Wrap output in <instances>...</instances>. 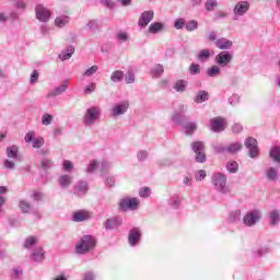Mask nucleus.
I'll use <instances>...</instances> for the list:
<instances>
[{
    "label": "nucleus",
    "mask_w": 280,
    "mask_h": 280,
    "mask_svg": "<svg viewBox=\"0 0 280 280\" xmlns=\"http://www.w3.org/2000/svg\"><path fill=\"white\" fill-rule=\"evenodd\" d=\"M173 121L174 124H177V126H183L186 135H194L198 129V125H196V122H187V116L178 113L173 115Z\"/></svg>",
    "instance_id": "obj_5"
},
{
    "label": "nucleus",
    "mask_w": 280,
    "mask_h": 280,
    "mask_svg": "<svg viewBox=\"0 0 280 280\" xmlns=\"http://www.w3.org/2000/svg\"><path fill=\"white\" fill-rule=\"evenodd\" d=\"M186 23H185V19L179 18L177 20H175L174 22V27L175 30H183V27H185Z\"/></svg>",
    "instance_id": "obj_57"
},
{
    "label": "nucleus",
    "mask_w": 280,
    "mask_h": 280,
    "mask_svg": "<svg viewBox=\"0 0 280 280\" xmlns=\"http://www.w3.org/2000/svg\"><path fill=\"white\" fill-rule=\"evenodd\" d=\"M97 167H100V163H97V161H95V160H92L89 163V165H88V167L85 170V173L86 174H93V172H95Z\"/></svg>",
    "instance_id": "obj_44"
},
{
    "label": "nucleus",
    "mask_w": 280,
    "mask_h": 280,
    "mask_svg": "<svg viewBox=\"0 0 280 280\" xmlns=\"http://www.w3.org/2000/svg\"><path fill=\"white\" fill-rule=\"evenodd\" d=\"M128 108H130V103L128 101L116 103L110 108V117H121V115L128 113Z\"/></svg>",
    "instance_id": "obj_9"
},
{
    "label": "nucleus",
    "mask_w": 280,
    "mask_h": 280,
    "mask_svg": "<svg viewBox=\"0 0 280 280\" xmlns=\"http://www.w3.org/2000/svg\"><path fill=\"white\" fill-rule=\"evenodd\" d=\"M190 75H200V65L191 63L188 69Z\"/></svg>",
    "instance_id": "obj_48"
},
{
    "label": "nucleus",
    "mask_w": 280,
    "mask_h": 280,
    "mask_svg": "<svg viewBox=\"0 0 280 280\" xmlns=\"http://www.w3.org/2000/svg\"><path fill=\"white\" fill-rule=\"evenodd\" d=\"M40 167L47 172V170H51V167H54V162L50 159L44 158L40 162Z\"/></svg>",
    "instance_id": "obj_42"
},
{
    "label": "nucleus",
    "mask_w": 280,
    "mask_h": 280,
    "mask_svg": "<svg viewBox=\"0 0 280 280\" xmlns=\"http://www.w3.org/2000/svg\"><path fill=\"white\" fill-rule=\"evenodd\" d=\"M241 215H242V211H240V210H234V211L230 212L229 222L231 224H237V222H240Z\"/></svg>",
    "instance_id": "obj_37"
},
{
    "label": "nucleus",
    "mask_w": 280,
    "mask_h": 280,
    "mask_svg": "<svg viewBox=\"0 0 280 280\" xmlns=\"http://www.w3.org/2000/svg\"><path fill=\"white\" fill-rule=\"evenodd\" d=\"M67 23H69V16H67V15L57 16L55 20V25L57 27H65V25H67Z\"/></svg>",
    "instance_id": "obj_40"
},
{
    "label": "nucleus",
    "mask_w": 280,
    "mask_h": 280,
    "mask_svg": "<svg viewBox=\"0 0 280 280\" xmlns=\"http://www.w3.org/2000/svg\"><path fill=\"white\" fill-rule=\"evenodd\" d=\"M102 118V107L91 106L89 107L83 115V126L85 128H93Z\"/></svg>",
    "instance_id": "obj_1"
},
{
    "label": "nucleus",
    "mask_w": 280,
    "mask_h": 280,
    "mask_svg": "<svg viewBox=\"0 0 280 280\" xmlns=\"http://www.w3.org/2000/svg\"><path fill=\"white\" fill-rule=\"evenodd\" d=\"M51 121H54V115L46 113L42 116L43 126H49L51 125Z\"/></svg>",
    "instance_id": "obj_47"
},
{
    "label": "nucleus",
    "mask_w": 280,
    "mask_h": 280,
    "mask_svg": "<svg viewBox=\"0 0 280 280\" xmlns=\"http://www.w3.org/2000/svg\"><path fill=\"white\" fill-rule=\"evenodd\" d=\"M208 78H218L222 71L220 70V66H212L211 68H208L206 71Z\"/></svg>",
    "instance_id": "obj_36"
},
{
    "label": "nucleus",
    "mask_w": 280,
    "mask_h": 280,
    "mask_svg": "<svg viewBox=\"0 0 280 280\" xmlns=\"http://www.w3.org/2000/svg\"><path fill=\"white\" fill-rule=\"evenodd\" d=\"M98 69L100 68L97 66H92L91 68L84 71L83 78H91L92 75H95Z\"/></svg>",
    "instance_id": "obj_49"
},
{
    "label": "nucleus",
    "mask_w": 280,
    "mask_h": 280,
    "mask_svg": "<svg viewBox=\"0 0 280 280\" xmlns=\"http://www.w3.org/2000/svg\"><path fill=\"white\" fill-rule=\"evenodd\" d=\"M165 25L161 22H154L149 26L150 34H159V32H163Z\"/></svg>",
    "instance_id": "obj_33"
},
{
    "label": "nucleus",
    "mask_w": 280,
    "mask_h": 280,
    "mask_svg": "<svg viewBox=\"0 0 280 280\" xmlns=\"http://www.w3.org/2000/svg\"><path fill=\"white\" fill-rule=\"evenodd\" d=\"M210 127L212 132H223L224 130V118L217 117L210 120Z\"/></svg>",
    "instance_id": "obj_20"
},
{
    "label": "nucleus",
    "mask_w": 280,
    "mask_h": 280,
    "mask_svg": "<svg viewBox=\"0 0 280 280\" xmlns=\"http://www.w3.org/2000/svg\"><path fill=\"white\" fill-rule=\"evenodd\" d=\"M67 89H69L68 80L63 81L59 86H56L55 89L49 91L47 94V97L48 98L58 97V95H62V93H65L67 91Z\"/></svg>",
    "instance_id": "obj_17"
},
{
    "label": "nucleus",
    "mask_w": 280,
    "mask_h": 280,
    "mask_svg": "<svg viewBox=\"0 0 280 280\" xmlns=\"http://www.w3.org/2000/svg\"><path fill=\"white\" fill-rule=\"evenodd\" d=\"M215 154H226V147L224 144H217L213 147Z\"/></svg>",
    "instance_id": "obj_56"
},
{
    "label": "nucleus",
    "mask_w": 280,
    "mask_h": 280,
    "mask_svg": "<svg viewBox=\"0 0 280 280\" xmlns=\"http://www.w3.org/2000/svg\"><path fill=\"white\" fill-rule=\"evenodd\" d=\"M36 19L42 23H47L51 19V12L43 4H37L35 8Z\"/></svg>",
    "instance_id": "obj_14"
},
{
    "label": "nucleus",
    "mask_w": 280,
    "mask_h": 280,
    "mask_svg": "<svg viewBox=\"0 0 280 280\" xmlns=\"http://www.w3.org/2000/svg\"><path fill=\"white\" fill-rule=\"evenodd\" d=\"M116 38H117L118 43H127V40L130 37L128 36V33L119 32V33L116 34Z\"/></svg>",
    "instance_id": "obj_53"
},
{
    "label": "nucleus",
    "mask_w": 280,
    "mask_h": 280,
    "mask_svg": "<svg viewBox=\"0 0 280 280\" xmlns=\"http://www.w3.org/2000/svg\"><path fill=\"white\" fill-rule=\"evenodd\" d=\"M11 277L13 279H21V277H23V269L19 267L14 268L11 272Z\"/></svg>",
    "instance_id": "obj_55"
},
{
    "label": "nucleus",
    "mask_w": 280,
    "mask_h": 280,
    "mask_svg": "<svg viewBox=\"0 0 280 280\" xmlns=\"http://www.w3.org/2000/svg\"><path fill=\"white\" fill-rule=\"evenodd\" d=\"M280 222V211L279 210H272L269 213V224L270 226H277Z\"/></svg>",
    "instance_id": "obj_24"
},
{
    "label": "nucleus",
    "mask_w": 280,
    "mask_h": 280,
    "mask_svg": "<svg viewBox=\"0 0 280 280\" xmlns=\"http://www.w3.org/2000/svg\"><path fill=\"white\" fill-rule=\"evenodd\" d=\"M73 54H75V47L69 46L66 50H63L59 55V59H61L62 61L69 60L71 58V56H73Z\"/></svg>",
    "instance_id": "obj_30"
},
{
    "label": "nucleus",
    "mask_w": 280,
    "mask_h": 280,
    "mask_svg": "<svg viewBox=\"0 0 280 280\" xmlns=\"http://www.w3.org/2000/svg\"><path fill=\"white\" fill-rule=\"evenodd\" d=\"M208 100H209V92L201 90L197 93V95L195 97V103L202 104L205 102H208Z\"/></svg>",
    "instance_id": "obj_29"
},
{
    "label": "nucleus",
    "mask_w": 280,
    "mask_h": 280,
    "mask_svg": "<svg viewBox=\"0 0 280 280\" xmlns=\"http://www.w3.org/2000/svg\"><path fill=\"white\" fill-rule=\"evenodd\" d=\"M73 189L74 196H79V198H82V196H86L89 191V183L81 179L77 183Z\"/></svg>",
    "instance_id": "obj_18"
},
{
    "label": "nucleus",
    "mask_w": 280,
    "mask_h": 280,
    "mask_svg": "<svg viewBox=\"0 0 280 280\" xmlns=\"http://www.w3.org/2000/svg\"><path fill=\"white\" fill-rule=\"evenodd\" d=\"M95 89H97V85L95 82H92L84 88L83 92L85 95H91V93H95Z\"/></svg>",
    "instance_id": "obj_52"
},
{
    "label": "nucleus",
    "mask_w": 280,
    "mask_h": 280,
    "mask_svg": "<svg viewBox=\"0 0 280 280\" xmlns=\"http://www.w3.org/2000/svg\"><path fill=\"white\" fill-rule=\"evenodd\" d=\"M97 245V240L93 235H83L78 244L75 245V252L78 255H86L91 253L93 248Z\"/></svg>",
    "instance_id": "obj_2"
},
{
    "label": "nucleus",
    "mask_w": 280,
    "mask_h": 280,
    "mask_svg": "<svg viewBox=\"0 0 280 280\" xmlns=\"http://www.w3.org/2000/svg\"><path fill=\"white\" fill-rule=\"evenodd\" d=\"M211 58V51L209 49H201L197 55V60L199 62H209Z\"/></svg>",
    "instance_id": "obj_25"
},
{
    "label": "nucleus",
    "mask_w": 280,
    "mask_h": 280,
    "mask_svg": "<svg viewBox=\"0 0 280 280\" xmlns=\"http://www.w3.org/2000/svg\"><path fill=\"white\" fill-rule=\"evenodd\" d=\"M73 183V177L71 175L62 174L58 178V185L61 189H69Z\"/></svg>",
    "instance_id": "obj_21"
},
{
    "label": "nucleus",
    "mask_w": 280,
    "mask_h": 280,
    "mask_svg": "<svg viewBox=\"0 0 280 280\" xmlns=\"http://www.w3.org/2000/svg\"><path fill=\"white\" fill-rule=\"evenodd\" d=\"M150 194H152V190L149 187H143L139 190L140 198H150Z\"/></svg>",
    "instance_id": "obj_54"
},
{
    "label": "nucleus",
    "mask_w": 280,
    "mask_h": 280,
    "mask_svg": "<svg viewBox=\"0 0 280 280\" xmlns=\"http://www.w3.org/2000/svg\"><path fill=\"white\" fill-rule=\"evenodd\" d=\"M25 143H32L33 148L35 150H39V148H43L45 145V138L37 137L35 131H28L24 137Z\"/></svg>",
    "instance_id": "obj_10"
},
{
    "label": "nucleus",
    "mask_w": 280,
    "mask_h": 280,
    "mask_svg": "<svg viewBox=\"0 0 280 280\" xmlns=\"http://www.w3.org/2000/svg\"><path fill=\"white\" fill-rule=\"evenodd\" d=\"M37 242H38V237L28 236L27 238H25L23 246H24V248L30 250V248H34V246H36Z\"/></svg>",
    "instance_id": "obj_35"
},
{
    "label": "nucleus",
    "mask_w": 280,
    "mask_h": 280,
    "mask_svg": "<svg viewBox=\"0 0 280 280\" xmlns=\"http://www.w3.org/2000/svg\"><path fill=\"white\" fill-rule=\"evenodd\" d=\"M215 47H218V49H231V47H233V42L222 37L219 38L214 42Z\"/></svg>",
    "instance_id": "obj_22"
},
{
    "label": "nucleus",
    "mask_w": 280,
    "mask_h": 280,
    "mask_svg": "<svg viewBox=\"0 0 280 280\" xmlns=\"http://www.w3.org/2000/svg\"><path fill=\"white\" fill-rule=\"evenodd\" d=\"M266 176L267 179L275 182L279 179V170L275 168V167H269L266 170Z\"/></svg>",
    "instance_id": "obj_27"
},
{
    "label": "nucleus",
    "mask_w": 280,
    "mask_h": 280,
    "mask_svg": "<svg viewBox=\"0 0 280 280\" xmlns=\"http://www.w3.org/2000/svg\"><path fill=\"white\" fill-rule=\"evenodd\" d=\"M242 148L240 142H233L226 147V154H237V152H242Z\"/></svg>",
    "instance_id": "obj_26"
},
{
    "label": "nucleus",
    "mask_w": 280,
    "mask_h": 280,
    "mask_svg": "<svg viewBox=\"0 0 280 280\" xmlns=\"http://www.w3.org/2000/svg\"><path fill=\"white\" fill-rule=\"evenodd\" d=\"M148 156H149V154H148V151H145V150H140V151H138V153H137V159H138V161H145V159H148Z\"/></svg>",
    "instance_id": "obj_60"
},
{
    "label": "nucleus",
    "mask_w": 280,
    "mask_h": 280,
    "mask_svg": "<svg viewBox=\"0 0 280 280\" xmlns=\"http://www.w3.org/2000/svg\"><path fill=\"white\" fill-rule=\"evenodd\" d=\"M261 220V211L255 209L248 211L244 217H243V224L248 226L249 229L255 226L257 222Z\"/></svg>",
    "instance_id": "obj_7"
},
{
    "label": "nucleus",
    "mask_w": 280,
    "mask_h": 280,
    "mask_svg": "<svg viewBox=\"0 0 280 280\" xmlns=\"http://www.w3.org/2000/svg\"><path fill=\"white\" fill-rule=\"evenodd\" d=\"M105 185H106V187H109V188L115 187V177H113V176L106 177Z\"/></svg>",
    "instance_id": "obj_63"
},
{
    "label": "nucleus",
    "mask_w": 280,
    "mask_h": 280,
    "mask_svg": "<svg viewBox=\"0 0 280 280\" xmlns=\"http://www.w3.org/2000/svg\"><path fill=\"white\" fill-rule=\"evenodd\" d=\"M7 156L8 159L19 160V147L11 145L7 148Z\"/></svg>",
    "instance_id": "obj_31"
},
{
    "label": "nucleus",
    "mask_w": 280,
    "mask_h": 280,
    "mask_svg": "<svg viewBox=\"0 0 280 280\" xmlns=\"http://www.w3.org/2000/svg\"><path fill=\"white\" fill-rule=\"evenodd\" d=\"M180 195H173L167 199V205L171 209H179L180 207Z\"/></svg>",
    "instance_id": "obj_23"
},
{
    "label": "nucleus",
    "mask_w": 280,
    "mask_h": 280,
    "mask_svg": "<svg viewBox=\"0 0 280 280\" xmlns=\"http://www.w3.org/2000/svg\"><path fill=\"white\" fill-rule=\"evenodd\" d=\"M45 259V252H43L42 247H37L32 252V260L33 261H43Z\"/></svg>",
    "instance_id": "obj_28"
},
{
    "label": "nucleus",
    "mask_w": 280,
    "mask_h": 280,
    "mask_svg": "<svg viewBox=\"0 0 280 280\" xmlns=\"http://www.w3.org/2000/svg\"><path fill=\"white\" fill-rule=\"evenodd\" d=\"M177 93H185L187 91V81L177 80L173 86Z\"/></svg>",
    "instance_id": "obj_32"
},
{
    "label": "nucleus",
    "mask_w": 280,
    "mask_h": 280,
    "mask_svg": "<svg viewBox=\"0 0 280 280\" xmlns=\"http://www.w3.org/2000/svg\"><path fill=\"white\" fill-rule=\"evenodd\" d=\"M20 209L22 213H30V211H32V203L25 200H20Z\"/></svg>",
    "instance_id": "obj_43"
},
{
    "label": "nucleus",
    "mask_w": 280,
    "mask_h": 280,
    "mask_svg": "<svg viewBox=\"0 0 280 280\" xmlns=\"http://www.w3.org/2000/svg\"><path fill=\"white\" fill-rule=\"evenodd\" d=\"M139 205H141V201H139L136 197H125L119 199L118 201V210L121 213H127V211H137L139 209Z\"/></svg>",
    "instance_id": "obj_4"
},
{
    "label": "nucleus",
    "mask_w": 280,
    "mask_h": 280,
    "mask_svg": "<svg viewBox=\"0 0 280 280\" xmlns=\"http://www.w3.org/2000/svg\"><path fill=\"white\" fill-rule=\"evenodd\" d=\"M250 10V3L248 1H240L234 7V21H237V16H244L246 12Z\"/></svg>",
    "instance_id": "obj_15"
},
{
    "label": "nucleus",
    "mask_w": 280,
    "mask_h": 280,
    "mask_svg": "<svg viewBox=\"0 0 280 280\" xmlns=\"http://www.w3.org/2000/svg\"><path fill=\"white\" fill-rule=\"evenodd\" d=\"M92 214L86 210H78L72 214V222H86V220H91Z\"/></svg>",
    "instance_id": "obj_19"
},
{
    "label": "nucleus",
    "mask_w": 280,
    "mask_h": 280,
    "mask_svg": "<svg viewBox=\"0 0 280 280\" xmlns=\"http://www.w3.org/2000/svg\"><path fill=\"white\" fill-rule=\"evenodd\" d=\"M110 80L115 83H119L124 81V71L116 70L112 73Z\"/></svg>",
    "instance_id": "obj_38"
},
{
    "label": "nucleus",
    "mask_w": 280,
    "mask_h": 280,
    "mask_svg": "<svg viewBox=\"0 0 280 280\" xmlns=\"http://www.w3.org/2000/svg\"><path fill=\"white\" fill-rule=\"evenodd\" d=\"M88 27H89V30H91V32H97V30H100V21L91 20L88 23Z\"/></svg>",
    "instance_id": "obj_50"
},
{
    "label": "nucleus",
    "mask_w": 280,
    "mask_h": 280,
    "mask_svg": "<svg viewBox=\"0 0 280 280\" xmlns=\"http://www.w3.org/2000/svg\"><path fill=\"white\" fill-rule=\"evenodd\" d=\"M226 170L230 172V174H237L240 171V164H237L236 161L228 162Z\"/></svg>",
    "instance_id": "obj_39"
},
{
    "label": "nucleus",
    "mask_w": 280,
    "mask_h": 280,
    "mask_svg": "<svg viewBox=\"0 0 280 280\" xmlns=\"http://www.w3.org/2000/svg\"><path fill=\"white\" fill-rule=\"evenodd\" d=\"M270 158L276 162L280 163V147H273L270 150Z\"/></svg>",
    "instance_id": "obj_41"
},
{
    "label": "nucleus",
    "mask_w": 280,
    "mask_h": 280,
    "mask_svg": "<svg viewBox=\"0 0 280 280\" xmlns=\"http://www.w3.org/2000/svg\"><path fill=\"white\" fill-rule=\"evenodd\" d=\"M191 150L195 152L196 163H205L207 161V154H205V142L195 141L191 143Z\"/></svg>",
    "instance_id": "obj_6"
},
{
    "label": "nucleus",
    "mask_w": 280,
    "mask_h": 280,
    "mask_svg": "<svg viewBox=\"0 0 280 280\" xmlns=\"http://www.w3.org/2000/svg\"><path fill=\"white\" fill-rule=\"evenodd\" d=\"M121 224H124V218L121 215H114L103 222V229L105 231H119Z\"/></svg>",
    "instance_id": "obj_8"
},
{
    "label": "nucleus",
    "mask_w": 280,
    "mask_h": 280,
    "mask_svg": "<svg viewBox=\"0 0 280 280\" xmlns=\"http://www.w3.org/2000/svg\"><path fill=\"white\" fill-rule=\"evenodd\" d=\"M141 228H131L128 232V244L131 248H136L141 244Z\"/></svg>",
    "instance_id": "obj_11"
},
{
    "label": "nucleus",
    "mask_w": 280,
    "mask_h": 280,
    "mask_svg": "<svg viewBox=\"0 0 280 280\" xmlns=\"http://www.w3.org/2000/svg\"><path fill=\"white\" fill-rule=\"evenodd\" d=\"M63 170L66 172H71V170H73V162H71L69 160H65L63 161Z\"/></svg>",
    "instance_id": "obj_62"
},
{
    "label": "nucleus",
    "mask_w": 280,
    "mask_h": 280,
    "mask_svg": "<svg viewBox=\"0 0 280 280\" xmlns=\"http://www.w3.org/2000/svg\"><path fill=\"white\" fill-rule=\"evenodd\" d=\"M110 167V162H102L101 164V176H104L106 174V171Z\"/></svg>",
    "instance_id": "obj_61"
},
{
    "label": "nucleus",
    "mask_w": 280,
    "mask_h": 280,
    "mask_svg": "<svg viewBox=\"0 0 280 280\" xmlns=\"http://www.w3.org/2000/svg\"><path fill=\"white\" fill-rule=\"evenodd\" d=\"M229 104H230L231 106H237V104H240V95L233 94V95L229 98Z\"/></svg>",
    "instance_id": "obj_58"
},
{
    "label": "nucleus",
    "mask_w": 280,
    "mask_h": 280,
    "mask_svg": "<svg viewBox=\"0 0 280 280\" xmlns=\"http://www.w3.org/2000/svg\"><path fill=\"white\" fill-rule=\"evenodd\" d=\"M207 178V171L205 170H199L196 174H195V179L198 183H201V180H205Z\"/></svg>",
    "instance_id": "obj_51"
},
{
    "label": "nucleus",
    "mask_w": 280,
    "mask_h": 280,
    "mask_svg": "<svg viewBox=\"0 0 280 280\" xmlns=\"http://www.w3.org/2000/svg\"><path fill=\"white\" fill-rule=\"evenodd\" d=\"M187 32H195V30H198V21L190 20L185 25Z\"/></svg>",
    "instance_id": "obj_46"
},
{
    "label": "nucleus",
    "mask_w": 280,
    "mask_h": 280,
    "mask_svg": "<svg viewBox=\"0 0 280 280\" xmlns=\"http://www.w3.org/2000/svg\"><path fill=\"white\" fill-rule=\"evenodd\" d=\"M153 19H154L153 10L142 12L138 20L139 27H148V25H150Z\"/></svg>",
    "instance_id": "obj_16"
},
{
    "label": "nucleus",
    "mask_w": 280,
    "mask_h": 280,
    "mask_svg": "<svg viewBox=\"0 0 280 280\" xmlns=\"http://www.w3.org/2000/svg\"><path fill=\"white\" fill-rule=\"evenodd\" d=\"M83 280H95V273L93 271H86L83 275Z\"/></svg>",
    "instance_id": "obj_64"
},
{
    "label": "nucleus",
    "mask_w": 280,
    "mask_h": 280,
    "mask_svg": "<svg viewBox=\"0 0 280 280\" xmlns=\"http://www.w3.org/2000/svg\"><path fill=\"white\" fill-rule=\"evenodd\" d=\"M244 145L245 148H247V150H249L248 156L250 159H257L259 156V147H258L257 139L253 137H248L245 139Z\"/></svg>",
    "instance_id": "obj_12"
},
{
    "label": "nucleus",
    "mask_w": 280,
    "mask_h": 280,
    "mask_svg": "<svg viewBox=\"0 0 280 280\" xmlns=\"http://www.w3.org/2000/svg\"><path fill=\"white\" fill-rule=\"evenodd\" d=\"M205 8H206L207 12H213V10H215V8H218V1L207 0Z\"/></svg>",
    "instance_id": "obj_45"
},
{
    "label": "nucleus",
    "mask_w": 280,
    "mask_h": 280,
    "mask_svg": "<svg viewBox=\"0 0 280 280\" xmlns=\"http://www.w3.org/2000/svg\"><path fill=\"white\" fill-rule=\"evenodd\" d=\"M228 178L223 173H214L211 176V184L213 189L219 194H229V185H226Z\"/></svg>",
    "instance_id": "obj_3"
},
{
    "label": "nucleus",
    "mask_w": 280,
    "mask_h": 280,
    "mask_svg": "<svg viewBox=\"0 0 280 280\" xmlns=\"http://www.w3.org/2000/svg\"><path fill=\"white\" fill-rule=\"evenodd\" d=\"M163 65L158 63L151 69L152 78H161L164 73Z\"/></svg>",
    "instance_id": "obj_34"
},
{
    "label": "nucleus",
    "mask_w": 280,
    "mask_h": 280,
    "mask_svg": "<svg viewBox=\"0 0 280 280\" xmlns=\"http://www.w3.org/2000/svg\"><path fill=\"white\" fill-rule=\"evenodd\" d=\"M126 84H135V73L132 71H128L125 78Z\"/></svg>",
    "instance_id": "obj_59"
},
{
    "label": "nucleus",
    "mask_w": 280,
    "mask_h": 280,
    "mask_svg": "<svg viewBox=\"0 0 280 280\" xmlns=\"http://www.w3.org/2000/svg\"><path fill=\"white\" fill-rule=\"evenodd\" d=\"M214 62L222 68L229 67V65L233 62V55L231 54V51H221L215 56Z\"/></svg>",
    "instance_id": "obj_13"
}]
</instances>
